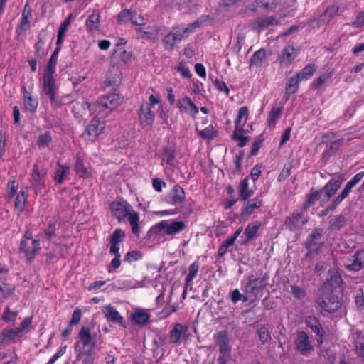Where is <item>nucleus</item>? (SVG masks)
I'll use <instances>...</instances> for the list:
<instances>
[{
	"label": "nucleus",
	"mask_w": 364,
	"mask_h": 364,
	"mask_svg": "<svg viewBox=\"0 0 364 364\" xmlns=\"http://www.w3.org/2000/svg\"><path fill=\"white\" fill-rule=\"evenodd\" d=\"M110 209L119 222L124 220L128 217L132 233L136 236L139 235L140 231L139 213L133 209L131 205L126 202H112L110 204Z\"/></svg>",
	"instance_id": "nucleus-1"
},
{
	"label": "nucleus",
	"mask_w": 364,
	"mask_h": 364,
	"mask_svg": "<svg viewBox=\"0 0 364 364\" xmlns=\"http://www.w3.org/2000/svg\"><path fill=\"white\" fill-rule=\"evenodd\" d=\"M78 336L83 347L91 343V346L87 350H84L83 353L77 355V360H82L83 364H94L95 358L92 356L93 350L96 346V341L93 340L90 334V329L88 327L83 326L80 328Z\"/></svg>",
	"instance_id": "nucleus-2"
},
{
	"label": "nucleus",
	"mask_w": 364,
	"mask_h": 364,
	"mask_svg": "<svg viewBox=\"0 0 364 364\" xmlns=\"http://www.w3.org/2000/svg\"><path fill=\"white\" fill-rule=\"evenodd\" d=\"M43 92L48 97L52 108L57 109L62 106V103L58 100V87L54 75L43 74Z\"/></svg>",
	"instance_id": "nucleus-3"
},
{
	"label": "nucleus",
	"mask_w": 364,
	"mask_h": 364,
	"mask_svg": "<svg viewBox=\"0 0 364 364\" xmlns=\"http://www.w3.org/2000/svg\"><path fill=\"white\" fill-rule=\"evenodd\" d=\"M185 228L186 225L183 221H173L168 223L167 220H162L152 227L148 234L149 236H151L152 235L160 234L162 231H164L166 235H173L181 232Z\"/></svg>",
	"instance_id": "nucleus-4"
},
{
	"label": "nucleus",
	"mask_w": 364,
	"mask_h": 364,
	"mask_svg": "<svg viewBox=\"0 0 364 364\" xmlns=\"http://www.w3.org/2000/svg\"><path fill=\"white\" fill-rule=\"evenodd\" d=\"M317 303L323 310L329 313L336 312L342 304L337 296L326 292H321L318 297Z\"/></svg>",
	"instance_id": "nucleus-5"
},
{
	"label": "nucleus",
	"mask_w": 364,
	"mask_h": 364,
	"mask_svg": "<svg viewBox=\"0 0 364 364\" xmlns=\"http://www.w3.org/2000/svg\"><path fill=\"white\" fill-rule=\"evenodd\" d=\"M343 284V279L340 273L335 269L328 270L326 281L320 288L321 292L333 293V290L340 287Z\"/></svg>",
	"instance_id": "nucleus-6"
},
{
	"label": "nucleus",
	"mask_w": 364,
	"mask_h": 364,
	"mask_svg": "<svg viewBox=\"0 0 364 364\" xmlns=\"http://www.w3.org/2000/svg\"><path fill=\"white\" fill-rule=\"evenodd\" d=\"M105 129L104 122H100L97 117H94L86 127L82 136L85 139L95 141Z\"/></svg>",
	"instance_id": "nucleus-7"
},
{
	"label": "nucleus",
	"mask_w": 364,
	"mask_h": 364,
	"mask_svg": "<svg viewBox=\"0 0 364 364\" xmlns=\"http://www.w3.org/2000/svg\"><path fill=\"white\" fill-rule=\"evenodd\" d=\"M123 100V97L118 93H109L100 97L97 101V107L100 111L108 109L112 111L116 109Z\"/></svg>",
	"instance_id": "nucleus-8"
},
{
	"label": "nucleus",
	"mask_w": 364,
	"mask_h": 364,
	"mask_svg": "<svg viewBox=\"0 0 364 364\" xmlns=\"http://www.w3.org/2000/svg\"><path fill=\"white\" fill-rule=\"evenodd\" d=\"M308 220V217L303 213L294 212L285 218L284 225L290 231H296L301 229Z\"/></svg>",
	"instance_id": "nucleus-9"
},
{
	"label": "nucleus",
	"mask_w": 364,
	"mask_h": 364,
	"mask_svg": "<svg viewBox=\"0 0 364 364\" xmlns=\"http://www.w3.org/2000/svg\"><path fill=\"white\" fill-rule=\"evenodd\" d=\"M41 249L39 240L28 241L22 240L20 244V251L24 252L27 260L31 261L39 253Z\"/></svg>",
	"instance_id": "nucleus-10"
},
{
	"label": "nucleus",
	"mask_w": 364,
	"mask_h": 364,
	"mask_svg": "<svg viewBox=\"0 0 364 364\" xmlns=\"http://www.w3.org/2000/svg\"><path fill=\"white\" fill-rule=\"evenodd\" d=\"M342 180L338 178H331L323 188L319 189V192L323 196V201H328L338 190L341 187Z\"/></svg>",
	"instance_id": "nucleus-11"
},
{
	"label": "nucleus",
	"mask_w": 364,
	"mask_h": 364,
	"mask_svg": "<svg viewBox=\"0 0 364 364\" xmlns=\"http://www.w3.org/2000/svg\"><path fill=\"white\" fill-rule=\"evenodd\" d=\"M306 326L316 334L317 346H321L323 343L324 331L318 318L316 316H309L306 319Z\"/></svg>",
	"instance_id": "nucleus-12"
},
{
	"label": "nucleus",
	"mask_w": 364,
	"mask_h": 364,
	"mask_svg": "<svg viewBox=\"0 0 364 364\" xmlns=\"http://www.w3.org/2000/svg\"><path fill=\"white\" fill-rule=\"evenodd\" d=\"M364 177V171H361L355 174L344 186V188L338 194L334 200L340 205L341 202L346 199L355 187Z\"/></svg>",
	"instance_id": "nucleus-13"
},
{
	"label": "nucleus",
	"mask_w": 364,
	"mask_h": 364,
	"mask_svg": "<svg viewBox=\"0 0 364 364\" xmlns=\"http://www.w3.org/2000/svg\"><path fill=\"white\" fill-rule=\"evenodd\" d=\"M214 338L220 354H230L231 346L230 345L228 332L226 331H220L215 335Z\"/></svg>",
	"instance_id": "nucleus-14"
},
{
	"label": "nucleus",
	"mask_w": 364,
	"mask_h": 364,
	"mask_svg": "<svg viewBox=\"0 0 364 364\" xmlns=\"http://www.w3.org/2000/svg\"><path fill=\"white\" fill-rule=\"evenodd\" d=\"M295 344L296 349L304 355H308L314 348L308 334L304 331L299 332Z\"/></svg>",
	"instance_id": "nucleus-15"
},
{
	"label": "nucleus",
	"mask_w": 364,
	"mask_h": 364,
	"mask_svg": "<svg viewBox=\"0 0 364 364\" xmlns=\"http://www.w3.org/2000/svg\"><path fill=\"white\" fill-rule=\"evenodd\" d=\"M281 3L282 0H255L250 6V9L254 11H256L258 8L269 13L274 10Z\"/></svg>",
	"instance_id": "nucleus-16"
},
{
	"label": "nucleus",
	"mask_w": 364,
	"mask_h": 364,
	"mask_svg": "<svg viewBox=\"0 0 364 364\" xmlns=\"http://www.w3.org/2000/svg\"><path fill=\"white\" fill-rule=\"evenodd\" d=\"M139 112V117L143 127L151 125L154 121L155 113L151 110L150 105L147 102L141 104Z\"/></svg>",
	"instance_id": "nucleus-17"
},
{
	"label": "nucleus",
	"mask_w": 364,
	"mask_h": 364,
	"mask_svg": "<svg viewBox=\"0 0 364 364\" xmlns=\"http://www.w3.org/2000/svg\"><path fill=\"white\" fill-rule=\"evenodd\" d=\"M277 24V21L274 16H269L262 18H258L250 23L249 27L252 30L259 33L261 31L265 30L269 26Z\"/></svg>",
	"instance_id": "nucleus-18"
},
{
	"label": "nucleus",
	"mask_w": 364,
	"mask_h": 364,
	"mask_svg": "<svg viewBox=\"0 0 364 364\" xmlns=\"http://www.w3.org/2000/svg\"><path fill=\"white\" fill-rule=\"evenodd\" d=\"M364 266V250H360L355 252L352 256V260L350 263L344 264L346 269L350 271H358L361 269Z\"/></svg>",
	"instance_id": "nucleus-19"
},
{
	"label": "nucleus",
	"mask_w": 364,
	"mask_h": 364,
	"mask_svg": "<svg viewBox=\"0 0 364 364\" xmlns=\"http://www.w3.org/2000/svg\"><path fill=\"white\" fill-rule=\"evenodd\" d=\"M343 145V139H337L327 143L326 149L322 154V161L327 163L328 159L336 154L338 149Z\"/></svg>",
	"instance_id": "nucleus-20"
},
{
	"label": "nucleus",
	"mask_w": 364,
	"mask_h": 364,
	"mask_svg": "<svg viewBox=\"0 0 364 364\" xmlns=\"http://www.w3.org/2000/svg\"><path fill=\"white\" fill-rule=\"evenodd\" d=\"M261 225V222L259 221H255L247 225L244 231L245 238L242 242V245H247L251 240L256 238Z\"/></svg>",
	"instance_id": "nucleus-21"
},
{
	"label": "nucleus",
	"mask_w": 364,
	"mask_h": 364,
	"mask_svg": "<svg viewBox=\"0 0 364 364\" xmlns=\"http://www.w3.org/2000/svg\"><path fill=\"white\" fill-rule=\"evenodd\" d=\"M338 10H339L338 6L331 5L327 7L326 11L320 16V17L317 20L314 19L311 21L312 22L316 21V23L318 24V26L326 25L338 14Z\"/></svg>",
	"instance_id": "nucleus-22"
},
{
	"label": "nucleus",
	"mask_w": 364,
	"mask_h": 364,
	"mask_svg": "<svg viewBox=\"0 0 364 364\" xmlns=\"http://www.w3.org/2000/svg\"><path fill=\"white\" fill-rule=\"evenodd\" d=\"M264 289V284L259 282V278L251 276L245 286V292L257 297L260 291Z\"/></svg>",
	"instance_id": "nucleus-23"
},
{
	"label": "nucleus",
	"mask_w": 364,
	"mask_h": 364,
	"mask_svg": "<svg viewBox=\"0 0 364 364\" xmlns=\"http://www.w3.org/2000/svg\"><path fill=\"white\" fill-rule=\"evenodd\" d=\"M242 211L241 215L244 217L245 215H250L253 213L255 208H259L262 205V199L261 196H257L252 199L245 200Z\"/></svg>",
	"instance_id": "nucleus-24"
},
{
	"label": "nucleus",
	"mask_w": 364,
	"mask_h": 364,
	"mask_svg": "<svg viewBox=\"0 0 364 364\" xmlns=\"http://www.w3.org/2000/svg\"><path fill=\"white\" fill-rule=\"evenodd\" d=\"M105 82L107 86L119 87L122 82V73L117 67H112L107 72Z\"/></svg>",
	"instance_id": "nucleus-25"
},
{
	"label": "nucleus",
	"mask_w": 364,
	"mask_h": 364,
	"mask_svg": "<svg viewBox=\"0 0 364 364\" xmlns=\"http://www.w3.org/2000/svg\"><path fill=\"white\" fill-rule=\"evenodd\" d=\"M297 55V50L293 46H286L278 58V61L285 65H290Z\"/></svg>",
	"instance_id": "nucleus-26"
},
{
	"label": "nucleus",
	"mask_w": 364,
	"mask_h": 364,
	"mask_svg": "<svg viewBox=\"0 0 364 364\" xmlns=\"http://www.w3.org/2000/svg\"><path fill=\"white\" fill-rule=\"evenodd\" d=\"M186 200L183 188L178 184L173 186L169 194V202L174 205L182 204Z\"/></svg>",
	"instance_id": "nucleus-27"
},
{
	"label": "nucleus",
	"mask_w": 364,
	"mask_h": 364,
	"mask_svg": "<svg viewBox=\"0 0 364 364\" xmlns=\"http://www.w3.org/2000/svg\"><path fill=\"white\" fill-rule=\"evenodd\" d=\"M22 90L23 94L24 108L30 113L34 114L36 112L38 105V100L33 97L25 87H23Z\"/></svg>",
	"instance_id": "nucleus-28"
},
{
	"label": "nucleus",
	"mask_w": 364,
	"mask_h": 364,
	"mask_svg": "<svg viewBox=\"0 0 364 364\" xmlns=\"http://www.w3.org/2000/svg\"><path fill=\"white\" fill-rule=\"evenodd\" d=\"M177 107L181 109V111L183 109L189 112L193 117H195V116L198 113V108L192 102L191 99L187 96L178 100Z\"/></svg>",
	"instance_id": "nucleus-29"
},
{
	"label": "nucleus",
	"mask_w": 364,
	"mask_h": 364,
	"mask_svg": "<svg viewBox=\"0 0 364 364\" xmlns=\"http://www.w3.org/2000/svg\"><path fill=\"white\" fill-rule=\"evenodd\" d=\"M100 22V15L98 11H95L90 14L85 23L87 31L88 33H94L99 31Z\"/></svg>",
	"instance_id": "nucleus-30"
},
{
	"label": "nucleus",
	"mask_w": 364,
	"mask_h": 364,
	"mask_svg": "<svg viewBox=\"0 0 364 364\" xmlns=\"http://www.w3.org/2000/svg\"><path fill=\"white\" fill-rule=\"evenodd\" d=\"M321 196L319 190L311 188L309 193L306 196V199L302 205L301 210L306 212L311 205H314L316 200L321 198Z\"/></svg>",
	"instance_id": "nucleus-31"
},
{
	"label": "nucleus",
	"mask_w": 364,
	"mask_h": 364,
	"mask_svg": "<svg viewBox=\"0 0 364 364\" xmlns=\"http://www.w3.org/2000/svg\"><path fill=\"white\" fill-rule=\"evenodd\" d=\"M105 311H104V314L107 319L125 327L123 317L119 315V313L114 307L111 305H108L105 307Z\"/></svg>",
	"instance_id": "nucleus-32"
},
{
	"label": "nucleus",
	"mask_w": 364,
	"mask_h": 364,
	"mask_svg": "<svg viewBox=\"0 0 364 364\" xmlns=\"http://www.w3.org/2000/svg\"><path fill=\"white\" fill-rule=\"evenodd\" d=\"M323 235V230L321 228H315L313 232L307 237L305 242L304 247L309 250L313 246H315L318 244V241L321 239Z\"/></svg>",
	"instance_id": "nucleus-33"
},
{
	"label": "nucleus",
	"mask_w": 364,
	"mask_h": 364,
	"mask_svg": "<svg viewBox=\"0 0 364 364\" xmlns=\"http://www.w3.org/2000/svg\"><path fill=\"white\" fill-rule=\"evenodd\" d=\"M249 178L246 177L242 179L238 186L239 200H247L253 195V190L248 188Z\"/></svg>",
	"instance_id": "nucleus-34"
},
{
	"label": "nucleus",
	"mask_w": 364,
	"mask_h": 364,
	"mask_svg": "<svg viewBox=\"0 0 364 364\" xmlns=\"http://www.w3.org/2000/svg\"><path fill=\"white\" fill-rule=\"evenodd\" d=\"M131 318L135 324L145 326L149 321L150 315L146 311L139 310L132 314Z\"/></svg>",
	"instance_id": "nucleus-35"
},
{
	"label": "nucleus",
	"mask_w": 364,
	"mask_h": 364,
	"mask_svg": "<svg viewBox=\"0 0 364 364\" xmlns=\"http://www.w3.org/2000/svg\"><path fill=\"white\" fill-rule=\"evenodd\" d=\"M58 168L55 170L53 176V180L57 184H62L65 178L69 173L70 167L68 166L62 165L58 161L57 163Z\"/></svg>",
	"instance_id": "nucleus-36"
},
{
	"label": "nucleus",
	"mask_w": 364,
	"mask_h": 364,
	"mask_svg": "<svg viewBox=\"0 0 364 364\" xmlns=\"http://www.w3.org/2000/svg\"><path fill=\"white\" fill-rule=\"evenodd\" d=\"M301 81L296 75L290 77L286 85L285 95L286 100L289 99L290 95L294 94L297 92L299 88V83Z\"/></svg>",
	"instance_id": "nucleus-37"
},
{
	"label": "nucleus",
	"mask_w": 364,
	"mask_h": 364,
	"mask_svg": "<svg viewBox=\"0 0 364 364\" xmlns=\"http://www.w3.org/2000/svg\"><path fill=\"white\" fill-rule=\"evenodd\" d=\"M346 221L347 219L343 215H336L330 220L329 229L331 231H339L346 225Z\"/></svg>",
	"instance_id": "nucleus-38"
},
{
	"label": "nucleus",
	"mask_w": 364,
	"mask_h": 364,
	"mask_svg": "<svg viewBox=\"0 0 364 364\" xmlns=\"http://www.w3.org/2000/svg\"><path fill=\"white\" fill-rule=\"evenodd\" d=\"M176 156V150L171 146H166L163 148L161 153L162 160L170 166H173V160Z\"/></svg>",
	"instance_id": "nucleus-39"
},
{
	"label": "nucleus",
	"mask_w": 364,
	"mask_h": 364,
	"mask_svg": "<svg viewBox=\"0 0 364 364\" xmlns=\"http://www.w3.org/2000/svg\"><path fill=\"white\" fill-rule=\"evenodd\" d=\"M183 332V326L178 323L170 331V343L174 345H179Z\"/></svg>",
	"instance_id": "nucleus-40"
},
{
	"label": "nucleus",
	"mask_w": 364,
	"mask_h": 364,
	"mask_svg": "<svg viewBox=\"0 0 364 364\" xmlns=\"http://www.w3.org/2000/svg\"><path fill=\"white\" fill-rule=\"evenodd\" d=\"M256 333L262 344H265L272 338L269 329L264 325H256Z\"/></svg>",
	"instance_id": "nucleus-41"
},
{
	"label": "nucleus",
	"mask_w": 364,
	"mask_h": 364,
	"mask_svg": "<svg viewBox=\"0 0 364 364\" xmlns=\"http://www.w3.org/2000/svg\"><path fill=\"white\" fill-rule=\"evenodd\" d=\"M21 333V329L18 327L11 329H4L0 336V341L1 343L7 341L14 339Z\"/></svg>",
	"instance_id": "nucleus-42"
},
{
	"label": "nucleus",
	"mask_w": 364,
	"mask_h": 364,
	"mask_svg": "<svg viewBox=\"0 0 364 364\" xmlns=\"http://www.w3.org/2000/svg\"><path fill=\"white\" fill-rule=\"evenodd\" d=\"M75 170L76 173L81 178H87L90 176V172L85 167L83 160L80 157H77L76 159Z\"/></svg>",
	"instance_id": "nucleus-43"
},
{
	"label": "nucleus",
	"mask_w": 364,
	"mask_h": 364,
	"mask_svg": "<svg viewBox=\"0 0 364 364\" xmlns=\"http://www.w3.org/2000/svg\"><path fill=\"white\" fill-rule=\"evenodd\" d=\"M316 71V66L311 63L306 65L299 73L295 75L301 81L309 79Z\"/></svg>",
	"instance_id": "nucleus-44"
},
{
	"label": "nucleus",
	"mask_w": 364,
	"mask_h": 364,
	"mask_svg": "<svg viewBox=\"0 0 364 364\" xmlns=\"http://www.w3.org/2000/svg\"><path fill=\"white\" fill-rule=\"evenodd\" d=\"M249 110L248 107L246 106L242 107L239 109L237 117L235 121V126L237 127H244L247 117H248Z\"/></svg>",
	"instance_id": "nucleus-45"
},
{
	"label": "nucleus",
	"mask_w": 364,
	"mask_h": 364,
	"mask_svg": "<svg viewBox=\"0 0 364 364\" xmlns=\"http://www.w3.org/2000/svg\"><path fill=\"white\" fill-rule=\"evenodd\" d=\"M27 196L28 193L26 191H20L16 197L14 206L19 210L20 213L23 212L25 210Z\"/></svg>",
	"instance_id": "nucleus-46"
},
{
	"label": "nucleus",
	"mask_w": 364,
	"mask_h": 364,
	"mask_svg": "<svg viewBox=\"0 0 364 364\" xmlns=\"http://www.w3.org/2000/svg\"><path fill=\"white\" fill-rule=\"evenodd\" d=\"M52 141L53 138L50 132L49 131H46L38 136L36 144L39 149H44L48 147Z\"/></svg>",
	"instance_id": "nucleus-47"
},
{
	"label": "nucleus",
	"mask_w": 364,
	"mask_h": 364,
	"mask_svg": "<svg viewBox=\"0 0 364 364\" xmlns=\"http://www.w3.org/2000/svg\"><path fill=\"white\" fill-rule=\"evenodd\" d=\"M266 58V50L263 48L255 52L250 58V66L261 65L262 61Z\"/></svg>",
	"instance_id": "nucleus-48"
},
{
	"label": "nucleus",
	"mask_w": 364,
	"mask_h": 364,
	"mask_svg": "<svg viewBox=\"0 0 364 364\" xmlns=\"http://www.w3.org/2000/svg\"><path fill=\"white\" fill-rule=\"evenodd\" d=\"M83 107L84 109H88L90 111L92 110L91 105L88 102H84L82 104L79 102H76L73 106V112L76 119L80 120L82 119V114L80 112V109Z\"/></svg>",
	"instance_id": "nucleus-49"
},
{
	"label": "nucleus",
	"mask_w": 364,
	"mask_h": 364,
	"mask_svg": "<svg viewBox=\"0 0 364 364\" xmlns=\"http://www.w3.org/2000/svg\"><path fill=\"white\" fill-rule=\"evenodd\" d=\"M124 231L120 228H117L113 232V233L110 236V243H113L114 245H119L121 242L124 240Z\"/></svg>",
	"instance_id": "nucleus-50"
},
{
	"label": "nucleus",
	"mask_w": 364,
	"mask_h": 364,
	"mask_svg": "<svg viewBox=\"0 0 364 364\" xmlns=\"http://www.w3.org/2000/svg\"><path fill=\"white\" fill-rule=\"evenodd\" d=\"M176 43L180 42L182 39L187 38L189 35V29L186 28H176L171 32Z\"/></svg>",
	"instance_id": "nucleus-51"
},
{
	"label": "nucleus",
	"mask_w": 364,
	"mask_h": 364,
	"mask_svg": "<svg viewBox=\"0 0 364 364\" xmlns=\"http://www.w3.org/2000/svg\"><path fill=\"white\" fill-rule=\"evenodd\" d=\"M198 135L206 140H212L216 135V131L214 129L213 127L210 125L207 127L203 130H201L198 132Z\"/></svg>",
	"instance_id": "nucleus-52"
},
{
	"label": "nucleus",
	"mask_w": 364,
	"mask_h": 364,
	"mask_svg": "<svg viewBox=\"0 0 364 364\" xmlns=\"http://www.w3.org/2000/svg\"><path fill=\"white\" fill-rule=\"evenodd\" d=\"M133 11L125 9L122 10L117 15V20L119 24L126 23L130 21Z\"/></svg>",
	"instance_id": "nucleus-53"
},
{
	"label": "nucleus",
	"mask_w": 364,
	"mask_h": 364,
	"mask_svg": "<svg viewBox=\"0 0 364 364\" xmlns=\"http://www.w3.org/2000/svg\"><path fill=\"white\" fill-rule=\"evenodd\" d=\"M176 41L173 38V36L171 33L166 35L163 39V44L165 50H173Z\"/></svg>",
	"instance_id": "nucleus-54"
},
{
	"label": "nucleus",
	"mask_w": 364,
	"mask_h": 364,
	"mask_svg": "<svg viewBox=\"0 0 364 364\" xmlns=\"http://www.w3.org/2000/svg\"><path fill=\"white\" fill-rule=\"evenodd\" d=\"M282 109L272 107L268 117V124L274 125L276 121L280 117Z\"/></svg>",
	"instance_id": "nucleus-55"
},
{
	"label": "nucleus",
	"mask_w": 364,
	"mask_h": 364,
	"mask_svg": "<svg viewBox=\"0 0 364 364\" xmlns=\"http://www.w3.org/2000/svg\"><path fill=\"white\" fill-rule=\"evenodd\" d=\"M199 269V264L197 262L191 264L188 268V274L186 278V283L191 282L196 276Z\"/></svg>",
	"instance_id": "nucleus-56"
},
{
	"label": "nucleus",
	"mask_w": 364,
	"mask_h": 364,
	"mask_svg": "<svg viewBox=\"0 0 364 364\" xmlns=\"http://www.w3.org/2000/svg\"><path fill=\"white\" fill-rule=\"evenodd\" d=\"M45 45V41L43 39L41 34L38 36V42L35 44V55L37 58H43L45 55L44 52L42 51Z\"/></svg>",
	"instance_id": "nucleus-57"
},
{
	"label": "nucleus",
	"mask_w": 364,
	"mask_h": 364,
	"mask_svg": "<svg viewBox=\"0 0 364 364\" xmlns=\"http://www.w3.org/2000/svg\"><path fill=\"white\" fill-rule=\"evenodd\" d=\"M28 18H27L26 16H22L21 20L16 29V33L18 36H21L23 31H25L29 28L30 22L28 21Z\"/></svg>",
	"instance_id": "nucleus-58"
},
{
	"label": "nucleus",
	"mask_w": 364,
	"mask_h": 364,
	"mask_svg": "<svg viewBox=\"0 0 364 364\" xmlns=\"http://www.w3.org/2000/svg\"><path fill=\"white\" fill-rule=\"evenodd\" d=\"M57 58L50 56L43 74L54 75V74L55 73V67L57 65Z\"/></svg>",
	"instance_id": "nucleus-59"
},
{
	"label": "nucleus",
	"mask_w": 364,
	"mask_h": 364,
	"mask_svg": "<svg viewBox=\"0 0 364 364\" xmlns=\"http://www.w3.org/2000/svg\"><path fill=\"white\" fill-rule=\"evenodd\" d=\"M143 256V254L140 251H129L128 252L125 257L124 260L128 262L129 263H131L134 261H137L140 259Z\"/></svg>",
	"instance_id": "nucleus-60"
},
{
	"label": "nucleus",
	"mask_w": 364,
	"mask_h": 364,
	"mask_svg": "<svg viewBox=\"0 0 364 364\" xmlns=\"http://www.w3.org/2000/svg\"><path fill=\"white\" fill-rule=\"evenodd\" d=\"M339 204L333 199L331 201V203L322 210L318 214L319 217H324L327 215L330 212H333L337 209Z\"/></svg>",
	"instance_id": "nucleus-61"
},
{
	"label": "nucleus",
	"mask_w": 364,
	"mask_h": 364,
	"mask_svg": "<svg viewBox=\"0 0 364 364\" xmlns=\"http://www.w3.org/2000/svg\"><path fill=\"white\" fill-rule=\"evenodd\" d=\"M176 70L185 78L188 79L191 77V73L189 68L186 66V63L183 61L178 63Z\"/></svg>",
	"instance_id": "nucleus-62"
},
{
	"label": "nucleus",
	"mask_w": 364,
	"mask_h": 364,
	"mask_svg": "<svg viewBox=\"0 0 364 364\" xmlns=\"http://www.w3.org/2000/svg\"><path fill=\"white\" fill-rule=\"evenodd\" d=\"M18 313V311H11L9 307L6 306L1 318L6 322L14 321Z\"/></svg>",
	"instance_id": "nucleus-63"
},
{
	"label": "nucleus",
	"mask_w": 364,
	"mask_h": 364,
	"mask_svg": "<svg viewBox=\"0 0 364 364\" xmlns=\"http://www.w3.org/2000/svg\"><path fill=\"white\" fill-rule=\"evenodd\" d=\"M232 139L235 141H238L237 146L244 147L250 141V138L248 136L237 135L236 132L233 133Z\"/></svg>",
	"instance_id": "nucleus-64"
}]
</instances>
